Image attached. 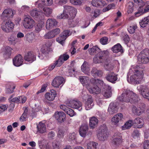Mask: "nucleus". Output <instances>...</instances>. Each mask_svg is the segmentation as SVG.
<instances>
[{
  "mask_svg": "<svg viewBox=\"0 0 149 149\" xmlns=\"http://www.w3.org/2000/svg\"><path fill=\"white\" fill-rule=\"evenodd\" d=\"M46 121L43 120L40 122L37 125V132L38 133L43 134L47 132V128L46 126Z\"/></svg>",
  "mask_w": 149,
  "mask_h": 149,
  "instance_id": "obj_16",
  "label": "nucleus"
},
{
  "mask_svg": "<svg viewBox=\"0 0 149 149\" xmlns=\"http://www.w3.org/2000/svg\"><path fill=\"white\" fill-rule=\"evenodd\" d=\"M54 117L58 122L62 123L65 119V115L63 112L56 111L54 113Z\"/></svg>",
  "mask_w": 149,
  "mask_h": 149,
  "instance_id": "obj_22",
  "label": "nucleus"
},
{
  "mask_svg": "<svg viewBox=\"0 0 149 149\" xmlns=\"http://www.w3.org/2000/svg\"><path fill=\"white\" fill-rule=\"evenodd\" d=\"M93 102V100L92 97L90 96V98L86 101L85 103V107L86 110H89L92 109L94 105Z\"/></svg>",
  "mask_w": 149,
  "mask_h": 149,
  "instance_id": "obj_32",
  "label": "nucleus"
},
{
  "mask_svg": "<svg viewBox=\"0 0 149 149\" xmlns=\"http://www.w3.org/2000/svg\"><path fill=\"white\" fill-rule=\"evenodd\" d=\"M119 100L122 102H130L135 103L138 101L137 95L133 91L127 89H124L121 96L118 98Z\"/></svg>",
  "mask_w": 149,
  "mask_h": 149,
  "instance_id": "obj_3",
  "label": "nucleus"
},
{
  "mask_svg": "<svg viewBox=\"0 0 149 149\" xmlns=\"http://www.w3.org/2000/svg\"><path fill=\"white\" fill-rule=\"evenodd\" d=\"M137 59L140 63H148L149 61V49H146L142 51L138 56Z\"/></svg>",
  "mask_w": 149,
  "mask_h": 149,
  "instance_id": "obj_5",
  "label": "nucleus"
},
{
  "mask_svg": "<svg viewBox=\"0 0 149 149\" xmlns=\"http://www.w3.org/2000/svg\"><path fill=\"white\" fill-rule=\"evenodd\" d=\"M133 122V124L136 125L138 128L142 127L143 125V119L139 118H136Z\"/></svg>",
  "mask_w": 149,
  "mask_h": 149,
  "instance_id": "obj_37",
  "label": "nucleus"
},
{
  "mask_svg": "<svg viewBox=\"0 0 149 149\" xmlns=\"http://www.w3.org/2000/svg\"><path fill=\"white\" fill-rule=\"evenodd\" d=\"M97 144L94 142H91L87 144V148L93 149H96V146Z\"/></svg>",
  "mask_w": 149,
  "mask_h": 149,
  "instance_id": "obj_47",
  "label": "nucleus"
},
{
  "mask_svg": "<svg viewBox=\"0 0 149 149\" xmlns=\"http://www.w3.org/2000/svg\"><path fill=\"white\" fill-rule=\"evenodd\" d=\"M69 58V55L66 53H64L61 55L58 60L56 61L55 63L52 65H51L48 68L49 70H52L56 66L57 67L60 66L64 62L67 61Z\"/></svg>",
  "mask_w": 149,
  "mask_h": 149,
  "instance_id": "obj_4",
  "label": "nucleus"
},
{
  "mask_svg": "<svg viewBox=\"0 0 149 149\" xmlns=\"http://www.w3.org/2000/svg\"><path fill=\"white\" fill-rule=\"evenodd\" d=\"M149 22V16L143 18L139 22L141 26L144 28L147 26Z\"/></svg>",
  "mask_w": 149,
  "mask_h": 149,
  "instance_id": "obj_40",
  "label": "nucleus"
},
{
  "mask_svg": "<svg viewBox=\"0 0 149 149\" xmlns=\"http://www.w3.org/2000/svg\"><path fill=\"white\" fill-rule=\"evenodd\" d=\"M12 50V48H11L10 47L8 46L6 47L4 50V55H6L7 56V57H9L11 54V51ZM5 56V55H4V56Z\"/></svg>",
  "mask_w": 149,
  "mask_h": 149,
  "instance_id": "obj_45",
  "label": "nucleus"
},
{
  "mask_svg": "<svg viewBox=\"0 0 149 149\" xmlns=\"http://www.w3.org/2000/svg\"><path fill=\"white\" fill-rule=\"evenodd\" d=\"M30 13L32 16L35 17H40L41 15L42 14V12L39 11L36 8H35L31 10Z\"/></svg>",
  "mask_w": 149,
  "mask_h": 149,
  "instance_id": "obj_38",
  "label": "nucleus"
},
{
  "mask_svg": "<svg viewBox=\"0 0 149 149\" xmlns=\"http://www.w3.org/2000/svg\"><path fill=\"white\" fill-rule=\"evenodd\" d=\"M143 148L144 149H149V141H145L143 143Z\"/></svg>",
  "mask_w": 149,
  "mask_h": 149,
  "instance_id": "obj_63",
  "label": "nucleus"
},
{
  "mask_svg": "<svg viewBox=\"0 0 149 149\" xmlns=\"http://www.w3.org/2000/svg\"><path fill=\"white\" fill-rule=\"evenodd\" d=\"M23 61V59L22 56L18 54L13 59V65L17 67L22 65Z\"/></svg>",
  "mask_w": 149,
  "mask_h": 149,
  "instance_id": "obj_23",
  "label": "nucleus"
},
{
  "mask_svg": "<svg viewBox=\"0 0 149 149\" xmlns=\"http://www.w3.org/2000/svg\"><path fill=\"white\" fill-rule=\"evenodd\" d=\"M68 114L70 116L72 117L74 115V112L73 110L69 108H68L67 111L65 112Z\"/></svg>",
  "mask_w": 149,
  "mask_h": 149,
  "instance_id": "obj_57",
  "label": "nucleus"
},
{
  "mask_svg": "<svg viewBox=\"0 0 149 149\" xmlns=\"http://www.w3.org/2000/svg\"><path fill=\"white\" fill-rule=\"evenodd\" d=\"M66 105L70 107L78 109L79 110L81 111L82 109L81 103L78 100H70L67 102Z\"/></svg>",
  "mask_w": 149,
  "mask_h": 149,
  "instance_id": "obj_13",
  "label": "nucleus"
},
{
  "mask_svg": "<svg viewBox=\"0 0 149 149\" xmlns=\"http://www.w3.org/2000/svg\"><path fill=\"white\" fill-rule=\"evenodd\" d=\"M111 50L114 53H115L120 52L122 53L123 52L122 47L120 44H117L111 48Z\"/></svg>",
  "mask_w": 149,
  "mask_h": 149,
  "instance_id": "obj_35",
  "label": "nucleus"
},
{
  "mask_svg": "<svg viewBox=\"0 0 149 149\" xmlns=\"http://www.w3.org/2000/svg\"><path fill=\"white\" fill-rule=\"evenodd\" d=\"M15 86L14 85L10 86V87L6 89V93H12L13 92L14 90L15 89Z\"/></svg>",
  "mask_w": 149,
  "mask_h": 149,
  "instance_id": "obj_55",
  "label": "nucleus"
},
{
  "mask_svg": "<svg viewBox=\"0 0 149 149\" xmlns=\"http://www.w3.org/2000/svg\"><path fill=\"white\" fill-rule=\"evenodd\" d=\"M137 28V26L134 25L133 26H130L127 29L128 31L130 34H132L134 33L135 29Z\"/></svg>",
  "mask_w": 149,
  "mask_h": 149,
  "instance_id": "obj_48",
  "label": "nucleus"
},
{
  "mask_svg": "<svg viewBox=\"0 0 149 149\" xmlns=\"http://www.w3.org/2000/svg\"><path fill=\"white\" fill-rule=\"evenodd\" d=\"M75 70L73 68H70L66 72V75L68 76H72L74 75Z\"/></svg>",
  "mask_w": 149,
  "mask_h": 149,
  "instance_id": "obj_46",
  "label": "nucleus"
},
{
  "mask_svg": "<svg viewBox=\"0 0 149 149\" xmlns=\"http://www.w3.org/2000/svg\"><path fill=\"white\" fill-rule=\"evenodd\" d=\"M143 6H140L137 10V11L134 13L136 17H138L141 15L144 14L143 11Z\"/></svg>",
  "mask_w": 149,
  "mask_h": 149,
  "instance_id": "obj_44",
  "label": "nucleus"
},
{
  "mask_svg": "<svg viewBox=\"0 0 149 149\" xmlns=\"http://www.w3.org/2000/svg\"><path fill=\"white\" fill-rule=\"evenodd\" d=\"M111 95V92L110 91L106 90L103 94L104 96L106 98H107L110 97Z\"/></svg>",
  "mask_w": 149,
  "mask_h": 149,
  "instance_id": "obj_60",
  "label": "nucleus"
},
{
  "mask_svg": "<svg viewBox=\"0 0 149 149\" xmlns=\"http://www.w3.org/2000/svg\"><path fill=\"white\" fill-rule=\"evenodd\" d=\"M123 118V115L121 113H118L115 115L111 119V123L113 125L117 126Z\"/></svg>",
  "mask_w": 149,
  "mask_h": 149,
  "instance_id": "obj_20",
  "label": "nucleus"
},
{
  "mask_svg": "<svg viewBox=\"0 0 149 149\" xmlns=\"http://www.w3.org/2000/svg\"><path fill=\"white\" fill-rule=\"evenodd\" d=\"M53 35L54 34H53V33L52 32V31H51L46 33L44 37V38L46 39L51 38L54 37V35Z\"/></svg>",
  "mask_w": 149,
  "mask_h": 149,
  "instance_id": "obj_52",
  "label": "nucleus"
},
{
  "mask_svg": "<svg viewBox=\"0 0 149 149\" xmlns=\"http://www.w3.org/2000/svg\"><path fill=\"white\" fill-rule=\"evenodd\" d=\"M108 41V38L106 37H103L100 40V43L103 45L107 44V43Z\"/></svg>",
  "mask_w": 149,
  "mask_h": 149,
  "instance_id": "obj_54",
  "label": "nucleus"
},
{
  "mask_svg": "<svg viewBox=\"0 0 149 149\" xmlns=\"http://www.w3.org/2000/svg\"><path fill=\"white\" fill-rule=\"evenodd\" d=\"M95 82L98 85H100L103 87L104 86V85H105V84L104 83L102 80L98 79H95V81L93 82V84Z\"/></svg>",
  "mask_w": 149,
  "mask_h": 149,
  "instance_id": "obj_56",
  "label": "nucleus"
},
{
  "mask_svg": "<svg viewBox=\"0 0 149 149\" xmlns=\"http://www.w3.org/2000/svg\"><path fill=\"white\" fill-rule=\"evenodd\" d=\"M81 96L82 97V98L85 100H88V99L90 98V96L92 97L91 96V95H88L87 93L86 92L84 91H83L82 92Z\"/></svg>",
  "mask_w": 149,
  "mask_h": 149,
  "instance_id": "obj_49",
  "label": "nucleus"
},
{
  "mask_svg": "<svg viewBox=\"0 0 149 149\" xmlns=\"http://www.w3.org/2000/svg\"><path fill=\"white\" fill-rule=\"evenodd\" d=\"M134 1L135 3L138 4L140 6H143L145 4V2L142 0H134Z\"/></svg>",
  "mask_w": 149,
  "mask_h": 149,
  "instance_id": "obj_58",
  "label": "nucleus"
},
{
  "mask_svg": "<svg viewBox=\"0 0 149 149\" xmlns=\"http://www.w3.org/2000/svg\"><path fill=\"white\" fill-rule=\"evenodd\" d=\"M103 72L101 70H98L96 68H93L91 71V75L95 78L101 77L103 74Z\"/></svg>",
  "mask_w": 149,
  "mask_h": 149,
  "instance_id": "obj_28",
  "label": "nucleus"
},
{
  "mask_svg": "<svg viewBox=\"0 0 149 149\" xmlns=\"http://www.w3.org/2000/svg\"><path fill=\"white\" fill-rule=\"evenodd\" d=\"M64 82V80L62 77H57L53 80L52 82V85L54 87L58 88L61 84L62 85Z\"/></svg>",
  "mask_w": 149,
  "mask_h": 149,
  "instance_id": "obj_19",
  "label": "nucleus"
},
{
  "mask_svg": "<svg viewBox=\"0 0 149 149\" xmlns=\"http://www.w3.org/2000/svg\"><path fill=\"white\" fill-rule=\"evenodd\" d=\"M105 78L108 81L114 84L118 79V75L114 73H111L107 74Z\"/></svg>",
  "mask_w": 149,
  "mask_h": 149,
  "instance_id": "obj_24",
  "label": "nucleus"
},
{
  "mask_svg": "<svg viewBox=\"0 0 149 149\" xmlns=\"http://www.w3.org/2000/svg\"><path fill=\"white\" fill-rule=\"evenodd\" d=\"M25 60L32 62L36 60V57L34 53L32 52H28L24 57Z\"/></svg>",
  "mask_w": 149,
  "mask_h": 149,
  "instance_id": "obj_30",
  "label": "nucleus"
},
{
  "mask_svg": "<svg viewBox=\"0 0 149 149\" xmlns=\"http://www.w3.org/2000/svg\"><path fill=\"white\" fill-rule=\"evenodd\" d=\"M140 133L138 130L136 129L134 130L132 133V136L134 137H138L140 135Z\"/></svg>",
  "mask_w": 149,
  "mask_h": 149,
  "instance_id": "obj_62",
  "label": "nucleus"
},
{
  "mask_svg": "<svg viewBox=\"0 0 149 149\" xmlns=\"http://www.w3.org/2000/svg\"><path fill=\"white\" fill-rule=\"evenodd\" d=\"M109 53L108 50L100 52L94 57L93 61L95 63H104V69L107 71H111L113 69V66L108 59Z\"/></svg>",
  "mask_w": 149,
  "mask_h": 149,
  "instance_id": "obj_1",
  "label": "nucleus"
},
{
  "mask_svg": "<svg viewBox=\"0 0 149 149\" xmlns=\"http://www.w3.org/2000/svg\"><path fill=\"white\" fill-rule=\"evenodd\" d=\"M64 13H65V16L66 18H73L76 16L77 10L75 8L68 6H64Z\"/></svg>",
  "mask_w": 149,
  "mask_h": 149,
  "instance_id": "obj_6",
  "label": "nucleus"
},
{
  "mask_svg": "<svg viewBox=\"0 0 149 149\" xmlns=\"http://www.w3.org/2000/svg\"><path fill=\"white\" fill-rule=\"evenodd\" d=\"M107 132L106 128L101 127L99 129L97 132V136L100 141H104L107 139Z\"/></svg>",
  "mask_w": 149,
  "mask_h": 149,
  "instance_id": "obj_15",
  "label": "nucleus"
},
{
  "mask_svg": "<svg viewBox=\"0 0 149 149\" xmlns=\"http://www.w3.org/2000/svg\"><path fill=\"white\" fill-rule=\"evenodd\" d=\"M114 138L112 141L113 146L116 148L119 146L122 142V137L121 134L116 132L114 135Z\"/></svg>",
  "mask_w": 149,
  "mask_h": 149,
  "instance_id": "obj_14",
  "label": "nucleus"
},
{
  "mask_svg": "<svg viewBox=\"0 0 149 149\" xmlns=\"http://www.w3.org/2000/svg\"><path fill=\"white\" fill-rule=\"evenodd\" d=\"M22 24L24 27L27 29H31L35 25V22L29 16L24 17Z\"/></svg>",
  "mask_w": 149,
  "mask_h": 149,
  "instance_id": "obj_7",
  "label": "nucleus"
},
{
  "mask_svg": "<svg viewBox=\"0 0 149 149\" xmlns=\"http://www.w3.org/2000/svg\"><path fill=\"white\" fill-rule=\"evenodd\" d=\"M57 95L56 91L53 89L50 90L49 92H46L44 95V99L43 101L45 103L53 101L55 99Z\"/></svg>",
  "mask_w": 149,
  "mask_h": 149,
  "instance_id": "obj_10",
  "label": "nucleus"
},
{
  "mask_svg": "<svg viewBox=\"0 0 149 149\" xmlns=\"http://www.w3.org/2000/svg\"><path fill=\"white\" fill-rule=\"evenodd\" d=\"M70 34L69 31L68 30H65L60 35V37L56 39V41L63 45L64 43L63 42Z\"/></svg>",
  "mask_w": 149,
  "mask_h": 149,
  "instance_id": "obj_17",
  "label": "nucleus"
},
{
  "mask_svg": "<svg viewBox=\"0 0 149 149\" xmlns=\"http://www.w3.org/2000/svg\"><path fill=\"white\" fill-rule=\"evenodd\" d=\"M132 74H133L131 76L130 80L127 78L128 81L130 83L139 84L140 83L143 79L144 75L143 71L142 70L140 71L137 69L132 68L130 69L127 76Z\"/></svg>",
  "mask_w": 149,
  "mask_h": 149,
  "instance_id": "obj_2",
  "label": "nucleus"
},
{
  "mask_svg": "<svg viewBox=\"0 0 149 149\" xmlns=\"http://www.w3.org/2000/svg\"><path fill=\"white\" fill-rule=\"evenodd\" d=\"M91 3L93 6L100 8L104 6L106 4L104 1L101 0H93Z\"/></svg>",
  "mask_w": 149,
  "mask_h": 149,
  "instance_id": "obj_29",
  "label": "nucleus"
},
{
  "mask_svg": "<svg viewBox=\"0 0 149 149\" xmlns=\"http://www.w3.org/2000/svg\"><path fill=\"white\" fill-rule=\"evenodd\" d=\"M43 10L44 14L47 17L49 16L52 12V9L47 7L44 8Z\"/></svg>",
  "mask_w": 149,
  "mask_h": 149,
  "instance_id": "obj_42",
  "label": "nucleus"
},
{
  "mask_svg": "<svg viewBox=\"0 0 149 149\" xmlns=\"http://www.w3.org/2000/svg\"><path fill=\"white\" fill-rule=\"evenodd\" d=\"M64 136V131L61 129H59L57 133L58 137L60 139H62Z\"/></svg>",
  "mask_w": 149,
  "mask_h": 149,
  "instance_id": "obj_53",
  "label": "nucleus"
},
{
  "mask_svg": "<svg viewBox=\"0 0 149 149\" xmlns=\"http://www.w3.org/2000/svg\"><path fill=\"white\" fill-rule=\"evenodd\" d=\"M57 21L54 19H49L46 22V28L47 30L56 27L58 25Z\"/></svg>",
  "mask_w": 149,
  "mask_h": 149,
  "instance_id": "obj_18",
  "label": "nucleus"
},
{
  "mask_svg": "<svg viewBox=\"0 0 149 149\" xmlns=\"http://www.w3.org/2000/svg\"><path fill=\"white\" fill-rule=\"evenodd\" d=\"M8 107L7 105H1L0 106V113L4 111Z\"/></svg>",
  "mask_w": 149,
  "mask_h": 149,
  "instance_id": "obj_59",
  "label": "nucleus"
},
{
  "mask_svg": "<svg viewBox=\"0 0 149 149\" xmlns=\"http://www.w3.org/2000/svg\"><path fill=\"white\" fill-rule=\"evenodd\" d=\"M68 136L70 139L72 140H75L76 138V134L74 132L70 133Z\"/></svg>",
  "mask_w": 149,
  "mask_h": 149,
  "instance_id": "obj_61",
  "label": "nucleus"
},
{
  "mask_svg": "<svg viewBox=\"0 0 149 149\" xmlns=\"http://www.w3.org/2000/svg\"><path fill=\"white\" fill-rule=\"evenodd\" d=\"M145 109V105L144 104H142L138 108L133 106L132 108L133 112L135 114L139 115L143 113Z\"/></svg>",
  "mask_w": 149,
  "mask_h": 149,
  "instance_id": "obj_21",
  "label": "nucleus"
},
{
  "mask_svg": "<svg viewBox=\"0 0 149 149\" xmlns=\"http://www.w3.org/2000/svg\"><path fill=\"white\" fill-rule=\"evenodd\" d=\"M51 31L53 33V34H54V37L57 34H58L60 31V29L59 28H56Z\"/></svg>",
  "mask_w": 149,
  "mask_h": 149,
  "instance_id": "obj_64",
  "label": "nucleus"
},
{
  "mask_svg": "<svg viewBox=\"0 0 149 149\" xmlns=\"http://www.w3.org/2000/svg\"><path fill=\"white\" fill-rule=\"evenodd\" d=\"M46 3H47V5L48 6L51 5L52 3V0H46ZM46 4L45 3V0H39L36 2L35 5L38 4V7L39 8H42L43 6Z\"/></svg>",
  "mask_w": 149,
  "mask_h": 149,
  "instance_id": "obj_26",
  "label": "nucleus"
},
{
  "mask_svg": "<svg viewBox=\"0 0 149 149\" xmlns=\"http://www.w3.org/2000/svg\"><path fill=\"white\" fill-rule=\"evenodd\" d=\"M87 90L90 93L93 94H99L101 91L100 88L97 86L94 85L93 83Z\"/></svg>",
  "mask_w": 149,
  "mask_h": 149,
  "instance_id": "obj_25",
  "label": "nucleus"
},
{
  "mask_svg": "<svg viewBox=\"0 0 149 149\" xmlns=\"http://www.w3.org/2000/svg\"><path fill=\"white\" fill-rule=\"evenodd\" d=\"M15 13L14 10L10 8L6 9L3 11L0 17L3 20L8 19L9 18H12Z\"/></svg>",
  "mask_w": 149,
  "mask_h": 149,
  "instance_id": "obj_12",
  "label": "nucleus"
},
{
  "mask_svg": "<svg viewBox=\"0 0 149 149\" xmlns=\"http://www.w3.org/2000/svg\"><path fill=\"white\" fill-rule=\"evenodd\" d=\"M115 7V5L113 3L109 4L107 7L103 9L102 10V11L104 12H105L109 10L110 9L114 8Z\"/></svg>",
  "mask_w": 149,
  "mask_h": 149,
  "instance_id": "obj_51",
  "label": "nucleus"
},
{
  "mask_svg": "<svg viewBox=\"0 0 149 149\" xmlns=\"http://www.w3.org/2000/svg\"><path fill=\"white\" fill-rule=\"evenodd\" d=\"M88 129V126L86 124H84L81 125L80 130V135L83 137H84L87 133Z\"/></svg>",
  "mask_w": 149,
  "mask_h": 149,
  "instance_id": "obj_33",
  "label": "nucleus"
},
{
  "mask_svg": "<svg viewBox=\"0 0 149 149\" xmlns=\"http://www.w3.org/2000/svg\"><path fill=\"white\" fill-rule=\"evenodd\" d=\"M98 120L95 117H92L89 118V125L91 129H93L97 127L98 125Z\"/></svg>",
  "mask_w": 149,
  "mask_h": 149,
  "instance_id": "obj_27",
  "label": "nucleus"
},
{
  "mask_svg": "<svg viewBox=\"0 0 149 149\" xmlns=\"http://www.w3.org/2000/svg\"><path fill=\"white\" fill-rule=\"evenodd\" d=\"M81 69L82 71L86 74H88L90 73V68L88 63L84 61L82 66Z\"/></svg>",
  "mask_w": 149,
  "mask_h": 149,
  "instance_id": "obj_34",
  "label": "nucleus"
},
{
  "mask_svg": "<svg viewBox=\"0 0 149 149\" xmlns=\"http://www.w3.org/2000/svg\"><path fill=\"white\" fill-rule=\"evenodd\" d=\"M13 96H11L10 98L9 99L10 101H11L12 102H14L16 103L19 102L20 98L22 99V102H25L26 100V97L24 96H22L18 97H15L14 98H12Z\"/></svg>",
  "mask_w": 149,
  "mask_h": 149,
  "instance_id": "obj_36",
  "label": "nucleus"
},
{
  "mask_svg": "<svg viewBox=\"0 0 149 149\" xmlns=\"http://www.w3.org/2000/svg\"><path fill=\"white\" fill-rule=\"evenodd\" d=\"M2 24L1 29L6 32L8 33L11 32L13 29L14 24L10 20L6 19Z\"/></svg>",
  "mask_w": 149,
  "mask_h": 149,
  "instance_id": "obj_9",
  "label": "nucleus"
},
{
  "mask_svg": "<svg viewBox=\"0 0 149 149\" xmlns=\"http://www.w3.org/2000/svg\"><path fill=\"white\" fill-rule=\"evenodd\" d=\"M25 37L26 40L29 42L32 43L35 41V36L32 33H27Z\"/></svg>",
  "mask_w": 149,
  "mask_h": 149,
  "instance_id": "obj_39",
  "label": "nucleus"
},
{
  "mask_svg": "<svg viewBox=\"0 0 149 149\" xmlns=\"http://www.w3.org/2000/svg\"><path fill=\"white\" fill-rule=\"evenodd\" d=\"M137 89L142 97L149 101V88L146 86L139 85L137 86Z\"/></svg>",
  "mask_w": 149,
  "mask_h": 149,
  "instance_id": "obj_11",
  "label": "nucleus"
},
{
  "mask_svg": "<svg viewBox=\"0 0 149 149\" xmlns=\"http://www.w3.org/2000/svg\"><path fill=\"white\" fill-rule=\"evenodd\" d=\"M52 147L54 149H59V142L56 140L54 141L52 143Z\"/></svg>",
  "mask_w": 149,
  "mask_h": 149,
  "instance_id": "obj_50",
  "label": "nucleus"
},
{
  "mask_svg": "<svg viewBox=\"0 0 149 149\" xmlns=\"http://www.w3.org/2000/svg\"><path fill=\"white\" fill-rule=\"evenodd\" d=\"M133 121L129 120L126 122L124 125L122 126L123 130H125L130 128L132 125L133 124Z\"/></svg>",
  "mask_w": 149,
  "mask_h": 149,
  "instance_id": "obj_41",
  "label": "nucleus"
},
{
  "mask_svg": "<svg viewBox=\"0 0 149 149\" xmlns=\"http://www.w3.org/2000/svg\"><path fill=\"white\" fill-rule=\"evenodd\" d=\"M79 79L81 83L84 87L86 88L87 89L91 86L95 81V79L92 78L90 79L88 77L81 76L79 77Z\"/></svg>",
  "mask_w": 149,
  "mask_h": 149,
  "instance_id": "obj_8",
  "label": "nucleus"
},
{
  "mask_svg": "<svg viewBox=\"0 0 149 149\" xmlns=\"http://www.w3.org/2000/svg\"><path fill=\"white\" fill-rule=\"evenodd\" d=\"M27 113L28 109L26 108L24 110L23 113L20 118V120L21 121L23 122L26 120L28 118V116H27Z\"/></svg>",
  "mask_w": 149,
  "mask_h": 149,
  "instance_id": "obj_43",
  "label": "nucleus"
},
{
  "mask_svg": "<svg viewBox=\"0 0 149 149\" xmlns=\"http://www.w3.org/2000/svg\"><path fill=\"white\" fill-rule=\"evenodd\" d=\"M118 109L115 103H111L109 105L108 111L111 114H112L117 112Z\"/></svg>",
  "mask_w": 149,
  "mask_h": 149,
  "instance_id": "obj_31",
  "label": "nucleus"
}]
</instances>
